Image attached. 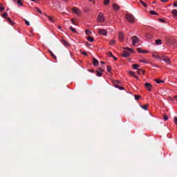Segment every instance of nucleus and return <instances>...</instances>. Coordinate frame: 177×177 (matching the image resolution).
I'll use <instances>...</instances> for the list:
<instances>
[{
	"instance_id": "obj_4",
	"label": "nucleus",
	"mask_w": 177,
	"mask_h": 177,
	"mask_svg": "<svg viewBox=\"0 0 177 177\" xmlns=\"http://www.w3.org/2000/svg\"><path fill=\"white\" fill-rule=\"evenodd\" d=\"M161 60H163L167 64H171L170 58L167 57L166 56H162L161 57Z\"/></svg>"
},
{
	"instance_id": "obj_52",
	"label": "nucleus",
	"mask_w": 177,
	"mask_h": 177,
	"mask_svg": "<svg viewBox=\"0 0 177 177\" xmlns=\"http://www.w3.org/2000/svg\"><path fill=\"white\" fill-rule=\"evenodd\" d=\"M86 46H91V44H88V43H86Z\"/></svg>"
},
{
	"instance_id": "obj_40",
	"label": "nucleus",
	"mask_w": 177,
	"mask_h": 177,
	"mask_svg": "<svg viewBox=\"0 0 177 177\" xmlns=\"http://www.w3.org/2000/svg\"><path fill=\"white\" fill-rule=\"evenodd\" d=\"M135 99L136 100H138L139 99H140V96L138 95H135Z\"/></svg>"
},
{
	"instance_id": "obj_8",
	"label": "nucleus",
	"mask_w": 177,
	"mask_h": 177,
	"mask_svg": "<svg viewBox=\"0 0 177 177\" xmlns=\"http://www.w3.org/2000/svg\"><path fill=\"white\" fill-rule=\"evenodd\" d=\"M104 70L102 68H98V70L96 71L97 77H101L102 75H103Z\"/></svg>"
},
{
	"instance_id": "obj_32",
	"label": "nucleus",
	"mask_w": 177,
	"mask_h": 177,
	"mask_svg": "<svg viewBox=\"0 0 177 177\" xmlns=\"http://www.w3.org/2000/svg\"><path fill=\"white\" fill-rule=\"evenodd\" d=\"M141 63H144V64H148L149 62L147 59H140V61Z\"/></svg>"
},
{
	"instance_id": "obj_7",
	"label": "nucleus",
	"mask_w": 177,
	"mask_h": 177,
	"mask_svg": "<svg viewBox=\"0 0 177 177\" xmlns=\"http://www.w3.org/2000/svg\"><path fill=\"white\" fill-rule=\"evenodd\" d=\"M118 39H119L120 41H122L124 39V33L119 32H118Z\"/></svg>"
},
{
	"instance_id": "obj_57",
	"label": "nucleus",
	"mask_w": 177,
	"mask_h": 177,
	"mask_svg": "<svg viewBox=\"0 0 177 177\" xmlns=\"http://www.w3.org/2000/svg\"><path fill=\"white\" fill-rule=\"evenodd\" d=\"M59 29H62V26H58Z\"/></svg>"
},
{
	"instance_id": "obj_59",
	"label": "nucleus",
	"mask_w": 177,
	"mask_h": 177,
	"mask_svg": "<svg viewBox=\"0 0 177 177\" xmlns=\"http://www.w3.org/2000/svg\"><path fill=\"white\" fill-rule=\"evenodd\" d=\"M134 77H135V78L138 79V77H136V76H134Z\"/></svg>"
},
{
	"instance_id": "obj_26",
	"label": "nucleus",
	"mask_w": 177,
	"mask_h": 177,
	"mask_svg": "<svg viewBox=\"0 0 177 177\" xmlns=\"http://www.w3.org/2000/svg\"><path fill=\"white\" fill-rule=\"evenodd\" d=\"M116 44V40H111V41H110V43H109V44L111 45V46H113V45H115Z\"/></svg>"
},
{
	"instance_id": "obj_60",
	"label": "nucleus",
	"mask_w": 177,
	"mask_h": 177,
	"mask_svg": "<svg viewBox=\"0 0 177 177\" xmlns=\"http://www.w3.org/2000/svg\"><path fill=\"white\" fill-rule=\"evenodd\" d=\"M32 1H35L36 0H31Z\"/></svg>"
},
{
	"instance_id": "obj_22",
	"label": "nucleus",
	"mask_w": 177,
	"mask_h": 177,
	"mask_svg": "<svg viewBox=\"0 0 177 177\" xmlns=\"http://www.w3.org/2000/svg\"><path fill=\"white\" fill-rule=\"evenodd\" d=\"M125 50H127L128 52H130V53H134V50L132 49V48H125Z\"/></svg>"
},
{
	"instance_id": "obj_31",
	"label": "nucleus",
	"mask_w": 177,
	"mask_h": 177,
	"mask_svg": "<svg viewBox=\"0 0 177 177\" xmlns=\"http://www.w3.org/2000/svg\"><path fill=\"white\" fill-rule=\"evenodd\" d=\"M153 57H155L156 59H160L162 57H160L159 55H153Z\"/></svg>"
},
{
	"instance_id": "obj_16",
	"label": "nucleus",
	"mask_w": 177,
	"mask_h": 177,
	"mask_svg": "<svg viewBox=\"0 0 177 177\" xmlns=\"http://www.w3.org/2000/svg\"><path fill=\"white\" fill-rule=\"evenodd\" d=\"M140 67V65H137V64H133L132 68H134L135 70H139L138 68Z\"/></svg>"
},
{
	"instance_id": "obj_13",
	"label": "nucleus",
	"mask_w": 177,
	"mask_h": 177,
	"mask_svg": "<svg viewBox=\"0 0 177 177\" xmlns=\"http://www.w3.org/2000/svg\"><path fill=\"white\" fill-rule=\"evenodd\" d=\"M137 73H138L139 75H145V71H143L142 69H138Z\"/></svg>"
},
{
	"instance_id": "obj_29",
	"label": "nucleus",
	"mask_w": 177,
	"mask_h": 177,
	"mask_svg": "<svg viewBox=\"0 0 177 177\" xmlns=\"http://www.w3.org/2000/svg\"><path fill=\"white\" fill-rule=\"evenodd\" d=\"M69 30H71L72 31V32H73V33L77 32L76 30L74 28H73L72 26H71V28H69Z\"/></svg>"
},
{
	"instance_id": "obj_28",
	"label": "nucleus",
	"mask_w": 177,
	"mask_h": 177,
	"mask_svg": "<svg viewBox=\"0 0 177 177\" xmlns=\"http://www.w3.org/2000/svg\"><path fill=\"white\" fill-rule=\"evenodd\" d=\"M140 2L141 3V5H142L145 8L147 7V5L145 1H140Z\"/></svg>"
},
{
	"instance_id": "obj_17",
	"label": "nucleus",
	"mask_w": 177,
	"mask_h": 177,
	"mask_svg": "<svg viewBox=\"0 0 177 177\" xmlns=\"http://www.w3.org/2000/svg\"><path fill=\"white\" fill-rule=\"evenodd\" d=\"M48 53L50 54V56L53 58H55V60H57V57L53 54V51L48 50Z\"/></svg>"
},
{
	"instance_id": "obj_37",
	"label": "nucleus",
	"mask_w": 177,
	"mask_h": 177,
	"mask_svg": "<svg viewBox=\"0 0 177 177\" xmlns=\"http://www.w3.org/2000/svg\"><path fill=\"white\" fill-rule=\"evenodd\" d=\"M4 8L3 7V5H2V3H0V11L1 12H3V10H4Z\"/></svg>"
},
{
	"instance_id": "obj_3",
	"label": "nucleus",
	"mask_w": 177,
	"mask_h": 177,
	"mask_svg": "<svg viewBox=\"0 0 177 177\" xmlns=\"http://www.w3.org/2000/svg\"><path fill=\"white\" fill-rule=\"evenodd\" d=\"M131 40H132V44L133 46L136 45L137 44L139 43V38L137 36H133L131 37Z\"/></svg>"
},
{
	"instance_id": "obj_45",
	"label": "nucleus",
	"mask_w": 177,
	"mask_h": 177,
	"mask_svg": "<svg viewBox=\"0 0 177 177\" xmlns=\"http://www.w3.org/2000/svg\"><path fill=\"white\" fill-rule=\"evenodd\" d=\"M109 55L110 56V57H113V55L110 51L109 52Z\"/></svg>"
},
{
	"instance_id": "obj_35",
	"label": "nucleus",
	"mask_w": 177,
	"mask_h": 177,
	"mask_svg": "<svg viewBox=\"0 0 177 177\" xmlns=\"http://www.w3.org/2000/svg\"><path fill=\"white\" fill-rule=\"evenodd\" d=\"M137 51H138L139 53H143V50H142L141 48H137Z\"/></svg>"
},
{
	"instance_id": "obj_24",
	"label": "nucleus",
	"mask_w": 177,
	"mask_h": 177,
	"mask_svg": "<svg viewBox=\"0 0 177 177\" xmlns=\"http://www.w3.org/2000/svg\"><path fill=\"white\" fill-rule=\"evenodd\" d=\"M156 82L157 84H162V83H164V81L160 79H156Z\"/></svg>"
},
{
	"instance_id": "obj_36",
	"label": "nucleus",
	"mask_w": 177,
	"mask_h": 177,
	"mask_svg": "<svg viewBox=\"0 0 177 177\" xmlns=\"http://www.w3.org/2000/svg\"><path fill=\"white\" fill-rule=\"evenodd\" d=\"M106 71H107V72L111 73V68L109 66H106Z\"/></svg>"
},
{
	"instance_id": "obj_42",
	"label": "nucleus",
	"mask_w": 177,
	"mask_h": 177,
	"mask_svg": "<svg viewBox=\"0 0 177 177\" xmlns=\"http://www.w3.org/2000/svg\"><path fill=\"white\" fill-rule=\"evenodd\" d=\"M25 23L26 26H30V22L27 19H25Z\"/></svg>"
},
{
	"instance_id": "obj_12",
	"label": "nucleus",
	"mask_w": 177,
	"mask_h": 177,
	"mask_svg": "<svg viewBox=\"0 0 177 177\" xmlns=\"http://www.w3.org/2000/svg\"><path fill=\"white\" fill-rule=\"evenodd\" d=\"M166 43L169 45V46H171L173 45V40L171 39H167L166 40Z\"/></svg>"
},
{
	"instance_id": "obj_39",
	"label": "nucleus",
	"mask_w": 177,
	"mask_h": 177,
	"mask_svg": "<svg viewBox=\"0 0 177 177\" xmlns=\"http://www.w3.org/2000/svg\"><path fill=\"white\" fill-rule=\"evenodd\" d=\"M85 32H86V34L88 35H91V30H86Z\"/></svg>"
},
{
	"instance_id": "obj_49",
	"label": "nucleus",
	"mask_w": 177,
	"mask_h": 177,
	"mask_svg": "<svg viewBox=\"0 0 177 177\" xmlns=\"http://www.w3.org/2000/svg\"><path fill=\"white\" fill-rule=\"evenodd\" d=\"M174 123H176L177 124V118H174Z\"/></svg>"
},
{
	"instance_id": "obj_27",
	"label": "nucleus",
	"mask_w": 177,
	"mask_h": 177,
	"mask_svg": "<svg viewBox=\"0 0 177 177\" xmlns=\"http://www.w3.org/2000/svg\"><path fill=\"white\" fill-rule=\"evenodd\" d=\"M141 108H142L144 110L147 111V109L149 108V105L145 104L142 106H141Z\"/></svg>"
},
{
	"instance_id": "obj_41",
	"label": "nucleus",
	"mask_w": 177,
	"mask_h": 177,
	"mask_svg": "<svg viewBox=\"0 0 177 177\" xmlns=\"http://www.w3.org/2000/svg\"><path fill=\"white\" fill-rule=\"evenodd\" d=\"M104 5H109V0H104Z\"/></svg>"
},
{
	"instance_id": "obj_5",
	"label": "nucleus",
	"mask_w": 177,
	"mask_h": 177,
	"mask_svg": "<svg viewBox=\"0 0 177 177\" xmlns=\"http://www.w3.org/2000/svg\"><path fill=\"white\" fill-rule=\"evenodd\" d=\"M98 34L102 36H107V30L104 29H98Z\"/></svg>"
},
{
	"instance_id": "obj_1",
	"label": "nucleus",
	"mask_w": 177,
	"mask_h": 177,
	"mask_svg": "<svg viewBox=\"0 0 177 177\" xmlns=\"http://www.w3.org/2000/svg\"><path fill=\"white\" fill-rule=\"evenodd\" d=\"M97 20L98 23L104 22L105 19L104 15L102 12L99 13Z\"/></svg>"
},
{
	"instance_id": "obj_46",
	"label": "nucleus",
	"mask_w": 177,
	"mask_h": 177,
	"mask_svg": "<svg viewBox=\"0 0 177 177\" xmlns=\"http://www.w3.org/2000/svg\"><path fill=\"white\" fill-rule=\"evenodd\" d=\"M82 54H83V55H85V56H87V55H88L87 53L85 52V51L82 52Z\"/></svg>"
},
{
	"instance_id": "obj_21",
	"label": "nucleus",
	"mask_w": 177,
	"mask_h": 177,
	"mask_svg": "<svg viewBox=\"0 0 177 177\" xmlns=\"http://www.w3.org/2000/svg\"><path fill=\"white\" fill-rule=\"evenodd\" d=\"M6 19H8V22L10 23V25H12V26L15 25V22H13L10 18L8 17V18H6Z\"/></svg>"
},
{
	"instance_id": "obj_47",
	"label": "nucleus",
	"mask_w": 177,
	"mask_h": 177,
	"mask_svg": "<svg viewBox=\"0 0 177 177\" xmlns=\"http://www.w3.org/2000/svg\"><path fill=\"white\" fill-rule=\"evenodd\" d=\"M160 22H162V23L166 22V20H165V19H160Z\"/></svg>"
},
{
	"instance_id": "obj_11",
	"label": "nucleus",
	"mask_w": 177,
	"mask_h": 177,
	"mask_svg": "<svg viewBox=\"0 0 177 177\" xmlns=\"http://www.w3.org/2000/svg\"><path fill=\"white\" fill-rule=\"evenodd\" d=\"M130 55V53L129 51L124 50L122 57H128Z\"/></svg>"
},
{
	"instance_id": "obj_23",
	"label": "nucleus",
	"mask_w": 177,
	"mask_h": 177,
	"mask_svg": "<svg viewBox=\"0 0 177 177\" xmlns=\"http://www.w3.org/2000/svg\"><path fill=\"white\" fill-rule=\"evenodd\" d=\"M172 14L174 17H177V10L176 9L172 10Z\"/></svg>"
},
{
	"instance_id": "obj_56",
	"label": "nucleus",
	"mask_w": 177,
	"mask_h": 177,
	"mask_svg": "<svg viewBox=\"0 0 177 177\" xmlns=\"http://www.w3.org/2000/svg\"><path fill=\"white\" fill-rule=\"evenodd\" d=\"M105 62H101V64H104Z\"/></svg>"
},
{
	"instance_id": "obj_2",
	"label": "nucleus",
	"mask_w": 177,
	"mask_h": 177,
	"mask_svg": "<svg viewBox=\"0 0 177 177\" xmlns=\"http://www.w3.org/2000/svg\"><path fill=\"white\" fill-rule=\"evenodd\" d=\"M126 19L128 21V22H131L132 24L134 22V20H135L134 17L132 15H129V14L126 15Z\"/></svg>"
},
{
	"instance_id": "obj_9",
	"label": "nucleus",
	"mask_w": 177,
	"mask_h": 177,
	"mask_svg": "<svg viewBox=\"0 0 177 177\" xmlns=\"http://www.w3.org/2000/svg\"><path fill=\"white\" fill-rule=\"evenodd\" d=\"M93 64L94 66L97 67L99 66V61L96 58H93Z\"/></svg>"
},
{
	"instance_id": "obj_51",
	"label": "nucleus",
	"mask_w": 177,
	"mask_h": 177,
	"mask_svg": "<svg viewBox=\"0 0 177 177\" xmlns=\"http://www.w3.org/2000/svg\"><path fill=\"white\" fill-rule=\"evenodd\" d=\"M174 7H177V2H174Z\"/></svg>"
},
{
	"instance_id": "obj_18",
	"label": "nucleus",
	"mask_w": 177,
	"mask_h": 177,
	"mask_svg": "<svg viewBox=\"0 0 177 177\" xmlns=\"http://www.w3.org/2000/svg\"><path fill=\"white\" fill-rule=\"evenodd\" d=\"M145 37H147V39H153V35H151V34H147V35H145Z\"/></svg>"
},
{
	"instance_id": "obj_63",
	"label": "nucleus",
	"mask_w": 177,
	"mask_h": 177,
	"mask_svg": "<svg viewBox=\"0 0 177 177\" xmlns=\"http://www.w3.org/2000/svg\"><path fill=\"white\" fill-rule=\"evenodd\" d=\"M94 71L93 70H92V72H93Z\"/></svg>"
},
{
	"instance_id": "obj_61",
	"label": "nucleus",
	"mask_w": 177,
	"mask_h": 177,
	"mask_svg": "<svg viewBox=\"0 0 177 177\" xmlns=\"http://www.w3.org/2000/svg\"><path fill=\"white\" fill-rule=\"evenodd\" d=\"M88 1H93V0H88Z\"/></svg>"
},
{
	"instance_id": "obj_30",
	"label": "nucleus",
	"mask_w": 177,
	"mask_h": 177,
	"mask_svg": "<svg viewBox=\"0 0 177 177\" xmlns=\"http://www.w3.org/2000/svg\"><path fill=\"white\" fill-rule=\"evenodd\" d=\"M62 42L65 46H68V42L66 41V40L62 39Z\"/></svg>"
},
{
	"instance_id": "obj_48",
	"label": "nucleus",
	"mask_w": 177,
	"mask_h": 177,
	"mask_svg": "<svg viewBox=\"0 0 177 177\" xmlns=\"http://www.w3.org/2000/svg\"><path fill=\"white\" fill-rule=\"evenodd\" d=\"M142 53H149V50H143Z\"/></svg>"
},
{
	"instance_id": "obj_19",
	"label": "nucleus",
	"mask_w": 177,
	"mask_h": 177,
	"mask_svg": "<svg viewBox=\"0 0 177 177\" xmlns=\"http://www.w3.org/2000/svg\"><path fill=\"white\" fill-rule=\"evenodd\" d=\"M155 43L156 45H162V40L160 39H157L155 41Z\"/></svg>"
},
{
	"instance_id": "obj_44",
	"label": "nucleus",
	"mask_w": 177,
	"mask_h": 177,
	"mask_svg": "<svg viewBox=\"0 0 177 177\" xmlns=\"http://www.w3.org/2000/svg\"><path fill=\"white\" fill-rule=\"evenodd\" d=\"M130 75H132L133 77H135V72H129Z\"/></svg>"
},
{
	"instance_id": "obj_54",
	"label": "nucleus",
	"mask_w": 177,
	"mask_h": 177,
	"mask_svg": "<svg viewBox=\"0 0 177 177\" xmlns=\"http://www.w3.org/2000/svg\"><path fill=\"white\" fill-rule=\"evenodd\" d=\"M113 57L114 60H117V57L113 56V57Z\"/></svg>"
},
{
	"instance_id": "obj_14",
	"label": "nucleus",
	"mask_w": 177,
	"mask_h": 177,
	"mask_svg": "<svg viewBox=\"0 0 177 177\" xmlns=\"http://www.w3.org/2000/svg\"><path fill=\"white\" fill-rule=\"evenodd\" d=\"M113 8L115 10H120V6H118L117 3H113Z\"/></svg>"
},
{
	"instance_id": "obj_58",
	"label": "nucleus",
	"mask_w": 177,
	"mask_h": 177,
	"mask_svg": "<svg viewBox=\"0 0 177 177\" xmlns=\"http://www.w3.org/2000/svg\"><path fill=\"white\" fill-rule=\"evenodd\" d=\"M117 83H118V84H120V82H119V81H117Z\"/></svg>"
},
{
	"instance_id": "obj_15",
	"label": "nucleus",
	"mask_w": 177,
	"mask_h": 177,
	"mask_svg": "<svg viewBox=\"0 0 177 177\" xmlns=\"http://www.w3.org/2000/svg\"><path fill=\"white\" fill-rule=\"evenodd\" d=\"M114 86H115V88H118V89H120V90H124V88L123 87V86H118L117 84H115V83H114Z\"/></svg>"
},
{
	"instance_id": "obj_10",
	"label": "nucleus",
	"mask_w": 177,
	"mask_h": 177,
	"mask_svg": "<svg viewBox=\"0 0 177 177\" xmlns=\"http://www.w3.org/2000/svg\"><path fill=\"white\" fill-rule=\"evenodd\" d=\"M72 11L74 12L75 14H77V15H80V10L77 8H73Z\"/></svg>"
},
{
	"instance_id": "obj_6",
	"label": "nucleus",
	"mask_w": 177,
	"mask_h": 177,
	"mask_svg": "<svg viewBox=\"0 0 177 177\" xmlns=\"http://www.w3.org/2000/svg\"><path fill=\"white\" fill-rule=\"evenodd\" d=\"M145 87L147 88L149 92L151 91V89L153 88V86L150 83H146L145 84Z\"/></svg>"
},
{
	"instance_id": "obj_53",
	"label": "nucleus",
	"mask_w": 177,
	"mask_h": 177,
	"mask_svg": "<svg viewBox=\"0 0 177 177\" xmlns=\"http://www.w3.org/2000/svg\"><path fill=\"white\" fill-rule=\"evenodd\" d=\"M72 23H73V25L76 26V24L73 20H72Z\"/></svg>"
},
{
	"instance_id": "obj_34",
	"label": "nucleus",
	"mask_w": 177,
	"mask_h": 177,
	"mask_svg": "<svg viewBox=\"0 0 177 177\" xmlns=\"http://www.w3.org/2000/svg\"><path fill=\"white\" fill-rule=\"evenodd\" d=\"M2 17L7 19V16H8V13L7 12H3V14H2Z\"/></svg>"
},
{
	"instance_id": "obj_33",
	"label": "nucleus",
	"mask_w": 177,
	"mask_h": 177,
	"mask_svg": "<svg viewBox=\"0 0 177 177\" xmlns=\"http://www.w3.org/2000/svg\"><path fill=\"white\" fill-rule=\"evenodd\" d=\"M17 3L19 4V6H24L23 1L21 0H18Z\"/></svg>"
},
{
	"instance_id": "obj_50",
	"label": "nucleus",
	"mask_w": 177,
	"mask_h": 177,
	"mask_svg": "<svg viewBox=\"0 0 177 177\" xmlns=\"http://www.w3.org/2000/svg\"><path fill=\"white\" fill-rule=\"evenodd\" d=\"M160 1H161L163 3H167L168 1V0H160Z\"/></svg>"
},
{
	"instance_id": "obj_43",
	"label": "nucleus",
	"mask_w": 177,
	"mask_h": 177,
	"mask_svg": "<svg viewBox=\"0 0 177 177\" xmlns=\"http://www.w3.org/2000/svg\"><path fill=\"white\" fill-rule=\"evenodd\" d=\"M168 119L169 118L166 115H164V120L167 121Z\"/></svg>"
},
{
	"instance_id": "obj_25",
	"label": "nucleus",
	"mask_w": 177,
	"mask_h": 177,
	"mask_svg": "<svg viewBox=\"0 0 177 177\" xmlns=\"http://www.w3.org/2000/svg\"><path fill=\"white\" fill-rule=\"evenodd\" d=\"M87 39H88V41H90V42H93V41H95V39H93V38L92 37H90V36H88V37H87Z\"/></svg>"
},
{
	"instance_id": "obj_38",
	"label": "nucleus",
	"mask_w": 177,
	"mask_h": 177,
	"mask_svg": "<svg viewBox=\"0 0 177 177\" xmlns=\"http://www.w3.org/2000/svg\"><path fill=\"white\" fill-rule=\"evenodd\" d=\"M149 14L154 15H156V12L154 10H150Z\"/></svg>"
},
{
	"instance_id": "obj_55",
	"label": "nucleus",
	"mask_w": 177,
	"mask_h": 177,
	"mask_svg": "<svg viewBox=\"0 0 177 177\" xmlns=\"http://www.w3.org/2000/svg\"><path fill=\"white\" fill-rule=\"evenodd\" d=\"M37 12H38L39 13H41V10H40V9H37Z\"/></svg>"
},
{
	"instance_id": "obj_62",
	"label": "nucleus",
	"mask_w": 177,
	"mask_h": 177,
	"mask_svg": "<svg viewBox=\"0 0 177 177\" xmlns=\"http://www.w3.org/2000/svg\"><path fill=\"white\" fill-rule=\"evenodd\" d=\"M15 2L16 1V0H13Z\"/></svg>"
},
{
	"instance_id": "obj_20",
	"label": "nucleus",
	"mask_w": 177,
	"mask_h": 177,
	"mask_svg": "<svg viewBox=\"0 0 177 177\" xmlns=\"http://www.w3.org/2000/svg\"><path fill=\"white\" fill-rule=\"evenodd\" d=\"M47 18L48 19V20H50V22L52 23L55 22V19H53V17L47 16Z\"/></svg>"
}]
</instances>
